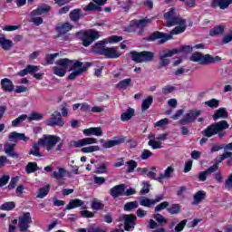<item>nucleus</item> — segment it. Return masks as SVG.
Instances as JSON below:
<instances>
[{
	"label": "nucleus",
	"mask_w": 232,
	"mask_h": 232,
	"mask_svg": "<svg viewBox=\"0 0 232 232\" xmlns=\"http://www.w3.org/2000/svg\"><path fill=\"white\" fill-rule=\"evenodd\" d=\"M127 168L128 173H133V171H135V168H137V161L133 160L127 161Z\"/></svg>",
	"instance_id": "6e6d98bb"
},
{
	"label": "nucleus",
	"mask_w": 232,
	"mask_h": 232,
	"mask_svg": "<svg viewBox=\"0 0 232 232\" xmlns=\"http://www.w3.org/2000/svg\"><path fill=\"white\" fill-rule=\"evenodd\" d=\"M232 5V0H212L210 6L219 10H227Z\"/></svg>",
	"instance_id": "6ab92c4d"
},
{
	"label": "nucleus",
	"mask_w": 232,
	"mask_h": 232,
	"mask_svg": "<svg viewBox=\"0 0 232 232\" xmlns=\"http://www.w3.org/2000/svg\"><path fill=\"white\" fill-rule=\"evenodd\" d=\"M57 171H53L52 173L53 179H55L56 180H61L66 177L67 170L64 168L58 167Z\"/></svg>",
	"instance_id": "bb28decb"
},
{
	"label": "nucleus",
	"mask_w": 232,
	"mask_h": 232,
	"mask_svg": "<svg viewBox=\"0 0 232 232\" xmlns=\"http://www.w3.org/2000/svg\"><path fill=\"white\" fill-rule=\"evenodd\" d=\"M133 115H135V110H133L132 108H129L125 112L121 115V121L126 122V121H130L133 117Z\"/></svg>",
	"instance_id": "2f4dec72"
},
{
	"label": "nucleus",
	"mask_w": 232,
	"mask_h": 232,
	"mask_svg": "<svg viewBox=\"0 0 232 232\" xmlns=\"http://www.w3.org/2000/svg\"><path fill=\"white\" fill-rule=\"evenodd\" d=\"M2 88L5 92H14V83L10 79L5 78L1 81Z\"/></svg>",
	"instance_id": "cd10ccee"
},
{
	"label": "nucleus",
	"mask_w": 232,
	"mask_h": 232,
	"mask_svg": "<svg viewBox=\"0 0 232 232\" xmlns=\"http://www.w3.org/2000/svg\"><path fill=\"white\" fill-rule=\"evenodd\" d=\"M47 126H64V121H63V118L61 116V112L54 111L51 117L45 121Z\"/></svg>",
	"instance_id": "f3484780"
},
{
	"label": "nucleus",
	"mask_w": 232,
	"mask_h": 232,
	"mask_svg": "<svg viewBox=\"0 0 232 232\" xmlns=\"http://www.w3.org/2000/svg\"><path fill=\"white\" fill-rule=\"evenodd\" d=\"M150 182L143 181V188L140 190V195H146V193H150Z\"/></svg>",
	"instance_id": "0e129e2a"
},
{
	"label": "nucleus",
	"mask_w": 232,
	"mask_h": 232,
	"mask_svg": "<svg viewBox=\"0 0 232 232\" xmlns=\"http://www.w3.org/2000/svg\"><path fill=\"white\" fill-rule=\"evenodd\" d=\"M140 206H144L145 208H151V206H155V201L146 197H141L140 198Z\"/></svg>",
	"instance_id": "4c0bfd02"
},
{
	"label": "nucleus",
	"mask_w": 232,
	"mask_h": 232,
	"mask_svg": "<svg viewBox=\"0 0 232 232\" xmlns=\"http://www.w3.org/2000/svg\"><path fill=\"white\" fill-rule=\"evenodd\" d=\"M40 146L43 145L39 144V141L37 143H34L32 149L29 151V155H34V157H43Z\"/></svg>",
	"instance_id": "7c9ffc66"
},
{
	"label": "nucleus",
	"mask_w": 232,
	"mask_h": 232,
	"mask_svg": "<svg viewBox=\"0 0 232 232\" xmlns=\"http://www.w3.org/2000/svg\"><path fill=\"white\" fill-rule=\"evenodd\" d=\"M14 208L15 203L14 201L5 202L0 207V209H2V211H12V209Z\"/></svg>",
	"instance_id": "37998d69"
},
{
	"label": "nucleus",
	"mask_w": 232,
	"mask_h": 232,
	"mask_svg": "<svg viewBox=\"0 0 232 232\" xmlns=\"http://www.w3.org/2000/svg\"><path fill=\"white\" fill-rule=\"evenodd\" d=\"M187 224H188V219H183L181 222L176 225V227H174V231L175 232L184 231V228L186 227Z\"/></svg>",
	"instance_id": "864d4df0"
},
{
	"label": "nucleus",
	"mask_w": 232,
	"mask_h": 232,
	"mask_svg": "<svg viewBox=\"0 0 232 232\" xmlns=\"http://www.w3.org/2000/svg\"><path fill=\"white\" fill-rule=\"evenodd\" d=\"M125 188L126 187L124 186V184L116 185L111 188L110 195H111L113 198H117L118 197H121V195L124 193Z\"/></svg>",
	"instance_id": "5701e85b"
},
{
	"label": "nucleus",
	"mask_w": 232,
	"mask_h": 232,
	"mask_svg": "<svg viewBox=\"0 0 232 232\" xmlns=\"http://www.w3.org/2000/svg\"><path fill=\"white\" fill-rule=\"evenodd\" d=\"M70 62L69 72H72L68 76L70 81H75L79 75H82L92 66L88 62L82 63L77 60H70Z\"/></svg>",
	"instance_id": "20e7f679"
},
{
	"label": "nucleus",
	"mask_w": 232,
	"mask_h": 232,
	"mask_svg": "<svg viewBox=\"0 0 232 232\" xmlns=\"http://www.w3.org/2000/svg\"><path fill=\"white\" fill-rule=\"evenodd\" d=\"M32 222V215L30 212H24L18 218V227L19 229H30Z\"/></svg>",
	"instance_id": "dca6fc26"
},
{
	"label": "nucleus",
	"mask_w": 232,
	"mask_h": 232,
	"mask_svg": "<svg viewBox=\"0 0 232 232\" xmlns=\"http://www.w3.org/2000/svg\"><path fill=\"white\" fill-rule=\"evenodd\" d=\"M190 61L192 63H198V64H202L204 66L208 64H213V63H220L222 58L219 56L213 57L211 54H202V53H193L190 56Z\"/></svg>",
	"instance_id": "39448f33"
},
{
	"label": "nucleus",
	"mask_w": 232,
	"mask_h": 232,
	"mask_svg": "<svg viewBox=\"0 0 232 232\" xmlns=\"http://www.w3.org/2000/svg\"><path fill=\"white\" fill-rule=\"evenodd\" d=\"M168 206H169V203L168 201H164L155 207V211L157 213H159V212L162 211V209H166V208H168Z\"/></svg>",
	"instance_id": "680f3d73"
},
{
	"label": "nucleus",
	"mask_w": 232,
	"mask_h": 232,
	"mask_svg": "<svg viewBox=\"0 0 232 232\" xmlns=\"http://www.w3.org/2000/svg\"><path fill=\"white\" fill-rule=\"evenodd\" d=\"M100 55H104L107 59H119L122 53L119 52V47L112 46V47H104L101 49L98 53Z\"/></svg>",
	"instance_id": "ddd939ff"
},
{
	"label": "nucleus",
	"mask_w": 232,
	"mask_h": 232,
	"mask_svg": "<svg viewBox=\"0 0 232 232\" xmlns=\"http://www.w3.org/2000/svg\"><path fill=\"white\" fill-rule=\"evenodd\" d=\"M82 206H84V201L81 199H72L65 207V209H75V208H81Z\"/></svg>",
	"instance_id": "c85d7f7f"
},
{
	"label": "nucleus",
	"mask_w": 232,
	"mask_h": 232,
	"mask_svg": "<svg viewBox=\"0 0 232 232\" xmlns=\"http://www.w3.org/2000/svg\"><path fill=\"white\" fill-rule=\"evenodd\" d=\"M176 90L177 88L173 85H165L161 89V93L162 95H169V93H173Z\"/></svg>",
	"instance_id": "8fccbe9b"
},
{
	"label": "nucleus",
	"mask_w": 232,
	"mask_h": 232,
	"mask_svg": "<svg viewBox=\"0 0 232 232\" xmlns=\"http://www.w3.org/2000/svg\"><path fill=\"white\" fill-rule=\"evenodd\" d=\"M98 140L95 138H83L75 141H72L74 148H82V153H95V151H101V147L97 144Z\"/></svg>",
	"instance_id": "7ed1b4c3"
},
{
	"label": "nucleus",
	"mask_w": 232,
	"mask_h": 232,
	"mask_svg": "<svg viewBox=\"0 0 232 232\" xmlns=\"http://www.w3.org/2000/svg\"><path fill=\"white\" fill-rule=\"evenodd\" d=\"M200 115H202V111L190 110L179 121V124L181 126H185V124H193L197 120V117H200Z\"/></svg>",
	"instance_id": "f8f14e48"
},
{
	"label": "nucleus",
	"mask_w": 232,
	"mask_h": 232,
	"mask_svg": "<svg viewBox=\"0 0 232 232\" xmlns=\"http://www.w3.org/2000/svg\"><path fill=\"white\" fill-rule=\"evenodd\" d=\"M122 41V36L112 35L108 38V43L115 44V43H121Z\"/></svg>",
	"instance_id": "e2e57ef3"
},
{
	"label": "nucleus",
	"mask_w": 232,
	"mask_h": 232,
	"mask_svg": "<svg viewBox=\"0 0 232 232\" xmlns=\"http://www.w3.org/2000/svg\"><path fill=\"white\" fill-rule=\"evenodd\" d=\"M25 119H28V115L26 114L20 115L18 118H16L12 121L13 128H17V126H19L21 122H24Z\"/></svg>",
	"instance_id": "a18cd8bd"
},
{
	"label": "nucleus",
	"mask_w": 232,
	"mask_h": 232,
	"mask_svg": "<svg viewBox=\"0 0 232 232\" xmlns=\"http://www.w3.org/2000/svg\"><path fill=\"white\" fill-rule=\"evenodd\" d=\"M175 173V167L169 166L165 170L164 173L160 174V177L157 179L158 182H162L164 179H171Z\"/></svg>",
	"instance_id": "412c9836"
},
{
	"label": "nucleus",
	"mask_w": 232,
	"mask_h": 232,
	"mask_svg": "<svg viewBox=\"0 0 232 232\" xmlns=\"http://www.w3.org/2000/svg\"><path fill=\"white\" fill-rule=\"evenodd\" d=\"M70 17L72 21H79L81 18V9H74L70 13Z\"/></svg>",
	"instance_id": "5fc2aeb1"
},
{
	"label": "nucleus",
	"mask_w": 232,
	"mask_h": 232,
	"mask_svg": "<svg viewBox=\"0 0 232 232\" xmlns=\"http://www.w3.org/2000/svg\"><path fill=\"white\" fill-rule=\"evenodd\" d=\"M39 169V167L37 166V163L35 162H29L25 167L26 173H35Z\"/></svg>",
	"instance_id": "c03bdc74"
},
{
	"label": "nucleus",
	"mask_w": 232,
	"mask_h": 232,
	"mask_svg": "<svg viewBox=\"0 0 232 232\" xmlns=\"http://www.w3.org/2000/svg\"><path fill=\"white\" fill-rule=\"evenodd\" d=\"M148 23H150L149 19L132 20L125 28V32H137V30H140L139 35H142V30H144Z\"/></svg>",
	"instance_id": "9b49d317"
},
{
	"label": "nucleus",
	"mask_w": 232,
	"mask_h": 232,
	"mask_svg": "<svg viewBox=\"0 0 232 232\" xmlns=\"http://www.w3.org/2000/svg\"><path fill=\"white\" fill-rule=\"evenodd\" d=\"M229 117V112L226 108H219L215 111L212 118L213 121H218V119H227Z\"/></svg>",
	"instance_id": "b1692460"
},
{
	"label": "nucleus",
	"mask_w": 232,
	"mask_h": 232,
	"mask_svg": "<svg viewBox=\"0 0 232 232\" xmlns=\"http://www.w3.org/2000/svg\"><path fill=\"white\" fill-rule=\"evenodd\" d=\"M164 19L167 21L165 26L168 28H171V26L176 27L170 32L169 34L155 32L150 36L149 41L160 39L159 43L162 44L163 43H166V41L173 39V35H179L186 32V20H184L182 16L177 13V9L175 7L170 8L169 12L164 14Z\"/></svg>",
	"instance_id": "f257e3e1"
},
{
	"label": "nucleus",
	"mask_w": 232,
	"mask_h": 232,
	"mask_svg": "<svg viewBox=\"0 0 232 232\" xmlns=\"http://www.w3.org/2000/svg\"><path fill=\"white\" fill-rule=\"evenodd\" d=\"M224 30H225L224 25H217L209 31V35L211 37L220 35L221 34H224Z\"/></svg>",
	"instance_id": "f704fd0d"
},
{
	"label": "nucleus",
	"mask_w": 232,
	"mask_h": 232,
	"mask_svg": "<svg viewBox=\"0 0 232 232\" xmlns=\"http://www.w3.org/2000/svg\"><path fill=\"white\" fill-rule=\"evenodd\" d=\"M228 129L229 123H227V121L222 120L220 121H218L214 124L208 126L205 130H202V135L208 138L218 135L219 139H222V137H226L225 130Z\"/></svg>",
	"instance_id": "f03ea898"
},
{
	"label": "nucleus",
	"mask_w": 232,
	"mask_h": 232,
	"mask_svg": "<svg viewBox=\"0 0 232 232\" xmlns=\"http://www.w3.org/2000/svg\"><path fill=\"white\" fill-rule=\"evenodd\" d=\"M82 133L85 137H92V135L94 137H102V129L101 127H91L84 129Z\"/></svg>",
	"instance_id": "aec40b11"
},
{
	"label": "nucleus",
	"mask_w": 232,
	"mask_h": 232,
	"mask_svg": "<svg viewBox=\"0 0 232 232\" xmlns=\"http://www.w3.org/2000/svg\"><path fill=\"white\" fill-rule=\"evenodd\" d=\"M131 59L134 63H150L153 61L155 54L152 52L143 51L138 53L135 51L130 52Z\"/></svg>",
	"instance_id": "1a4fd4ad"
},
{
	"label": "nucleus",
	"mask_w": 232,
	"mask_h": 232,
	"mask_svg": "<svg viewBox=\"0 0 232 232\" xmlns=\"http://www.w3.org/2000/svg\"><path fill=\"white\" fill-rule=\"evenodd\" d=\"M80 215L83 218H93V217H95V214L93 212L89 211V210H82L80 212Z\"/></svg>",
	"instance_id": "bf43d9fd"
},
{
	"label": "nucleus",
	"mask_w": 232,
	"mask_h": 232,
	"mask_svg": "<svg viewBox=\"0 0 232 232\" xmlns=\"http://www.w3.org/2000/svg\"><path fill=\"white\" fill-rule=\"evenodd\" d=\"M58 142H61V137L56 135H44L43 138L38 140V144L44 146L47 151H52Z\"/></svg>",
	"instance_id": "0eeeda50"
},
{
	"label": "nucleus",
	"mask_w": 232,
	"mask_h": 232,
	"mask_svg": "<svg viewBox=\"0 0 232 232\" xmlns=\"http://www.w3.org/2000/svg\"><path fill=\"white\" fill-rule=\"evenodd\" d=\"M206 198V192L204 190H199L194 195V201L193 204L197 206L198 204H200L202 200Z\"/></svg>",
	"instance_id": "473e14b6"
},
{
	"label": "nucleus",
	"mask_w": 232,
	"mask_h": 232,
	"mask_svg": "<svg viewBox=\"0 0 232 232\" xmlns=\"http://www.w3.org/2000/svg\"><path fill=\"white\" fill-rule=\"evenodd\" d=\"M44 114L39 112H32L30 116H27V121L32 122V121H43Z\"/></svg>",
	"instance_id": "a19ab883"
},
{
	"label": "nucleus",
	"mask_w": 232,
	"mask_h": 232,
	"mask_svg": "<svg viewBox=\"0 0 232 232\" xmlns=\"http://www.w3.org/2000/svg\"><path fill=\"white\" fill-rule=\"evenodd\" d=\"M56 66L53 67V72L54 75L58 77H64L66 75V72H68L70 68V64L72 62L68 58H62L55 62Z\"/></svg>",
	"instance_id": "423d86ee"
},
{
	"label": "nucleus",
	"mask_w": 232,
	"mask_h": 232,
	"mask_svg": "<svg viewBox=\"0 0 232 232\" xmlns=\"http://www.w3.org/2000/svg\"><path fill=\"white\" fill-rule=\"evenodd\" d=\"M73 28V25H72L70 23H64L62 25H59L56 28V31L58 34H67V32H70Z\"/></svg>",
	"instance_id": "c756f323"
},
{
	"label": "nucleus",
	"mask_w": 232,
	"mask_h": 232,
	"mask_svg": "<svg viewBox=\"0 0 232 232\" xmlns=\"http://www.w3.org/2000/svg\"><path fill=\"white\" fill-rule=\"evenodd\" d=\"M226 188H232V174L228 176V178L225 180Z\"/></svg>",
	"instance_id": "774afa93"
},
{
	"label": "nucleus",
	"mask_w": 232,
	"mask_h": 232,
	"mask_svg": "<svg viewBox=\"0 0 232 232\" xmlns=\"http://www.w3.org/2000/svg\"><path fill=\"white\" fill-rule=\"evenodd\" d=\"M168 124H169V120L168 118L160 120L159 121H157L154 126L158 127V128H163V126H168Z\"/></svg>",
	"instance_id": "052dcab7"
},
{
	"label": "nucleus",
	"mask_w": 232,
	"mask_h": 232,
	"mask_svg": "<svg viewBox=\"0 0 232 232\" xmlns=\"http://www.w3.org/2000/svg\"><path fill=\"white\" fill-rule=\"evenodd\" d=\"M91 208L93 211H100L101 209H104V204L101 200L94 198L92 200Z\"/></svg>",
	"instance_id": "72a5a7b5"
},
{
	"label": "nucleus",
	"mask_w": 232,
	"mask_h": 232,
	"mask_svg": "<svg viewBox=\"0 0 232 232\" xmlns=\"http://www.w3.org/2000/svg\"><path fill=\"white\" fill-rule=\"evenodd\" d=\"M10 140L14 142H17V140H24V142H28L30 140V137L24 135V133H18L17 131H13L9 134Z\"/></svg>",
	"instance_id": "4be33fe9"
},
{
	"label": "nucleus",
	"mask_w": 232,
	"mask_h": 232,
	"mask_svg": "<svg viewBox=\"0 0 232 232\" xmlns=\"http://www.w3.org/2000/svg\"><path fill=\"white\" fill-rule=\"evenodd\" d=\"M19 182V177H14V178H12L11 179V181H10V183H9V185H8V188H10V189H14V188H15V186H17V183Z\"/></svg>",
	"instance_id": "69168bd1"
},
{
	"label": "nucleus",
	"mask_w": 232,
	"mask_h": 232,
	"mask_svg": "<svg viewBox=\"0 0 232 232\" xmlns=\"http://www.w3.org/2000/svg\"><path fill=\"white\" fill-rule=\"evenodd\" d=\"M177 53V50H162L160 52V68H165L169 64V57H173Z\"/></svg>",
	"instance_id": "4468645a"
},
{
	"label": "nucleus",
	"mask_w": 232,
	"mask_h": 232,
	"mask_svg": "<svg viewBox=\"0 0 232 232\" xmlns=\"http://www.w3.org/2000/svg\"><path fill=\"white\" fill-rule=\"evenodd\" d=\"M100 142L102 144V148H113L115 146H119L121 144H124L126 142V137L121 136L118 138H114L111 140H101Z\"/></svg>",
	"instance_id": "a211bd4d"
},
{
	"label": "nucleus",
	"mask_w": 232,
	"mask_h": 232,
	"mask_svg": "<svg viewBox=\"0 0 232 232\" xmlns=\"http://www.w3.org/2000/svg\"><path fill=\"white\" fill-rule=\"evenodd\" d=\"M139 208V202L137 201H130L124 205V211H131L132 209H137Z\"/></svg>",
	"instance_id": "09e8293b"
},
{
	"label": "nucleus",
	"mask_w": 232,
	"mask_h": 232,
	"mask_svg": "<svg viewBox=\"0 0 232 232\" xmlns=\"http://www.w3.org/2000/svg\"><path fill=\"white\" fill-rule=\"evenodd\" d=\"M83 10L85 12H92L93 10H96L97 12H101L102 8L101 6L91 2L87 6L83 8Z\"/></svg>",
	"instance_id": "603ef678"
},
{
	"label": "nucleus",
	"mask_w": 232,
	"mask_h": 232,
	"mask_svg": "<svg viewBox=\"0 0 232 232\" xmlns=\"http://www.w3.org/2000/svg\"><path fill=\"white\" fill-rule=\"evenodd\" d=\"M153 104V97L152 96H148L145 100H143L141 103V110L142 111H146V110L150 109V106Z\"/></svg>",
	"instance_id": "58836bf2"
},
{
	"label": "nucleus",
	"mask_w": 232,
	"mask_h": 232,
	"mask_svg": "<svg viewBox=\"0 0 232 232\" xmlns=\"http://www.w3.org/2000/svg\"><path fill=\"white\" fill-rule=\"evenodd\" d=\"M97 175H103L105 173H108V165L106 163H102L100 164L97 168L96 170L94 171Z\"/></svg>",
	"instance_id": "49530a36"
},
{
	"label": "nucleus",
	"mask_w": 232,
	"mask_h": 232,
	"mask_svg": "<svg viewBox=\"0 0 232 232\" xmlns=\"http://www.w3.org/2000/svg\"><path fill=\"white\" fill-rule=\"evenodd\" d=\"M120 219L124 223L125 231H133V229H135V220H137V217L133 215H122Z\"/></svg>",
	"instance_id": "2eb2a0df"
},
{
	"label": "nucleus",
	"mask_w": 232,
	"mask_h": 232,
	"mask_svg": "<svg viewBox=\"0 0 232 232\" xmlns=\"http://www.w3.org/2000/svg\"><path fill=\"white\" fill-rule=\"evenodd\" d=\"M78 35H80L82 41V44L85 47L90 46V44H92L93 41H96V39H99V37H101L99 32L93 29L85 32H80L78 33Z\"/></svg>",
	"instance_id": "6e6552de"
},
{
	"label": "nucleus",
	"mask_w": 232,
	"mask_h": 232,
	"mask_svg": "<svg viewBox=\"0 0 232 232\" xmlns=\"http://www.w3.org/2000/svg\"><path fill=\"white\" fill-rule=\"evenodd\" d=\"M205 106H208V108H211V110H216V108H218V106H220V101L212 98L211 100L205 102Z\"/></svg>",
	"instance_id": "e433bc0d"
},
{
	"label": "nucleus",
	"mask_w": 232,
	"mask_h": 232,
	"mask_svg": "<svg viewBox=\"0 0 232 232\" xmlns=\"http://www.w3.org/2000/svg\"><path fill=\"white\" fill-rule=\"evenodd\" d=\"M0 46L3 50H10L12 47V42L5 38V36L0 37Z\"/></svg>",
	"instance_id": "ea45409f"
},
{
	"label": "nucleus",
	"mask_w": 232,
	"mask_h": 232,
	"mask_svg": "<svg viewBox=\"0 0 232 232\" xmlns=\"http://www.w3.org/2000/svg\"><path fill=\"white\" fill-rule=\"evenodd\" d=\"M150 157H153V152H151V150L146 149L141 150L140 155V159H141V160H148Z\"/></svg>",
	"instance_id": "3c124183"
},
{
	"label": "nucleus",
	"mask_w": 232,
	"mask_h": 232,
	"mask_svg": "<svg viewBox=\"0 0 232 232\" xmlns=\"http://www.w3.org/2000/svg\"><path fill=\"white\" fill-rule=\"evenodd\" d=\"M56 57H59V53H55L53 54H46L45 61L47 64H53V61H55Z\"/></svg>",
	"instance_id": "4d7b16f0"
},
{
	"label": "nucleus",
	"mask_w": 232,
	"mask_h": 232,
	"mask_svg": "<svg viewBox=\"0 0 232 232\" xmlns=\"http://www.w3.org/2000/svg\"><path fill=\"white\" fill-rule=\"evenodd\" d=\"M167 211L170 215H177V214L180 213V205L173 204L169 208H167Z\"/></svg>",
	"instance_id": "de8ad7c7"
},
{
	"label": "nucleus",
	"mask_w": 232,
	"mask_h": 232,
	"mask_svg": "<svg viewBox=\"0 0 232 232\" xmlns=\"http://www.w3.org/2000/svg\"><path fill=\"white\" fill-rule=\"evenodd\" d=\"M48 193H50V185L41 188L36 197L37 198H44Z\"/></svg>",
	"instance_id": "79ce46f5"
},
{
	"label": "nucleus",
	"mask_w": 232,
	"mask_h": 232,
	"mask_svg": "<svg viewBox=\"0 0 232 232\" xmlns=\"http://www.w3.org/2000/svg\"><path fill=\"white\" fill-rule=\"evenodd\" d=\"M232 41V31L222 38V44H228Z\"/></svg>",
	"instance_id": "338daca9"
},
{
	"label": "nucleus",
	"mask_w": 232,
	"mask_h": 232,
	"mask_svg": "<svg viewBox=\"0 0 232 232\" xmlns=\"http://www.w3.org/2000/svg\"><path fill=\"white\" fill-rule=\"evenodd\" d=\"M154 219L156 222H158V224H168V219H166V218H164V216L161 214H155Z\"/></svg>",
	"instance_id": "13d9d810"
},
{
	"label": "nucleus",
	"mask_w": 232,
	"mask_h": 232,
	"mask_svg": "<svg viewBox=\"0 0 232 232\" xmlns=\"http://www.w3.org/2000/svg\"><path fill=\"white\" fill-rule=\"evenodd\" d=\"M50 12V6L47 5H39L37 9L34 10L30 16L31 22L34 23L36 26H39V24H43V18L42 17H35L37 15H43V14H46Z\"/></svg>",
	"instance_id": "9d476101"
},
{
	"label": "nucleus",
	"mask_w": 232,
	"mask_h": 232,
	"mask_svg": "<svg viewBox=\"0 0 232 232\" xmlns=\"http://www.w3.org/2000/svg\"><path fill=\"white\" fill-rule=\"evenodd\" d=\"M130 84H131V79L127 78V79L121 80L119 83H117L116 88H118V90H127Z\"/></svg>",
	"instance_id": "c9c22d12"
},
{
	"label": "nucleus",
	"mask_w": 232,
	"mask_h": 232,
	"mask_svg": "<svg viewBox=\"0 0 232 232\" xmlns=\"http://www.w3.org/2000/svg\"><path fill=\"white\" fill-rule=\"evenodd\" d=\"M15 145L12 143H6L4 146V151L8 155V157H13V159H17L19 157V154H17L15 151H14V148Z\"/></svg>",
	"instance_id": "a878e982"
},
{
	"label": "nucleus",
	"mask_w": 232,
	"mask_h": 232,
	"mask_svg": "<svg viewBox=\"0 0 232 232\" xmlns=\"http://www.w3.org/2000/svg\"><path fill=\"white\" fill-rule=\"evenodd\" d=\"M149 146H151L152 150H160L162 148V142L159 141L155 135H149Z\"/></svg>",
	"instance_id": "393cba45"
}]
</instances>
